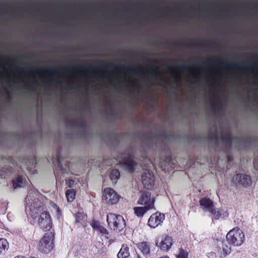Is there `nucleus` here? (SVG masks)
Returning a JSON list of instances; mask_svg holds the SVG:
<instances>
[{
	"instance_id": "774afa93",
	"label": "nucleus",
	"mask_w": 258,
	"mask_h": 258,
	"mask_svg": "<svg viewBox=\"0 0 258 258\" xmlns=\"http://www.w3.org/2000/svg\"><path fill=\"white\" fill-rule=\"evenodd\" d=\"M137 258H141L140 256L138 255Z\"/></svg>"
},
{
	"instance_id": "2f4dec72",
	"label": "nucleus",
	"mask_w": 258,
	"mask_h": 258,
	"mask_svg": "<svg viewBox=\"0 0 258 258\" xmlns=\"http://www.w3.org/2000/svg\"><path fill=\"white\" fill-rule=\"evenodd\" d=\"M179 253L176 255V258H188V252L187 250H184L182 247L178 248Z\"/></svg>"
},
{
	"instance_id": "ea45409f",
	"label": "nucleus",
	"mask_w": 258,
	"mask_h": 258,
	"mask_svg": "<svg viewBox=\"0 0 258 258\" xmlns=\"http://www.w3.org/2000/svg\"><path fill=\"white\" fill-rule=\"evenodd\" d=\"M179 68L180 69H182V70L187 71L190 70V68L189 67V66L187 64L182 65V66H180Z\"/></svg>"
},
{
	"instance_id": "f257e3e1",
	"label": "nucleus",
	"mask_w": 258,
	"mask_h": 258,
	"mask_svg": "<svg viewBox=\"0 0 258 258\" xmlns=\"http://www.w3.org/2000/svg\"><path fill=\"white\" fill-rule=\"evenodd\" d=\"M100 66H104L105 69H102L100 67H94L89 65L88 63H86L84 66L81 67L73 66L59 68L54 67L52 68H44L41 69L34 68L32 71L36 72L38 74L45 73L46 74L52 73L53 75L58 73L67 74V72L70 71L77 72L80 73L90 72L99 75L107 72V69L110 68H113L114 70L118 72L124 70H127L130 72L137 71L138 72H141L142 71L141 69L139 68L137 66L134 67H127L122 64H115L114 63H109L107 64L101 63Z\"/></svg>"
},
{
	"instance_id": "473e14b6",
	"label": "nucleus",
	"mask_w": 258,
	"mask_h": 258,
	"mask_svg": "<svg viewBox=\"0 0 258 258\" xmlns=\"http://www.w3.org/2000/svg\"><path fill=\"white\" fill-rule=\"evenodd\" d=\"M221 106V102L218 100L214 101L211 104V108L214 112L218 111Z\"/></svg>"
},
{
	"instance_id": "6ab92c4d",
	"label": "nucleus",
	"mask_w": 258,
	"mask_h": 258,
	"mask_svg": "<svg viewBox=\"0 0 258 258\" xmlns=\"http://www.w3.org/2000/svg\"><path fill=\"white\" fill-rule=\"evenodd\" d=\"M199 204L203 210L209 212L215 206L213 202L207 198H202L200 200Z\"/></svg>"
},
{
	"instance_id": "c756f323",
	"label": "nucleus",
	"mask_w": 258,
	"mask_h": 258,
	"mask_svg": "<svg viewBox=\"0 0 258 258\" xmlns=\"http://www.w3.org/2000/svg\"><path fill=\"white\" fill-rule=\"evenodd\" d=\"M120 176V172L118 170L114 169H112L110 172V179L113 181H116Z\"/></svg>"
},
{
	"instance_id": "2eb2a0df",
	"label": "nucleus",
	"mask_w": 258,
	"mask_h": 258,
	"mask_svg": "<svg viewBox=\"0 0 258 258\" xmlns=\"http://www.w3.org/2000/svg\"><path fill=\"white\" fill-rule=\"evenodd\" d=\"M212 216V218L215 220L219 219H224L228 216V213L221 208H216L214 206L209 212Z\"/></svg>"
},
{
	"instance_id": "58836bf2",
	"label": "nucleus",
	"mask_w": 258,
	"mask_h": 258,
	"mask_svg": "<svg viewBox=\"0 0 258 258\" xmlns=\"http://www.w3.org/2000/svg\"><path fill=\"white\" fill-rule=\"evenodd\" d=\"M21 81L24 83L26 88L30 89L32 91H33L34 90V88L32 87L30 85H29L27 82L23 81L22 80H21Z\"/></svg>"
},
{
	"instance_id": "052dcab7",
	"label": "nucleus",
	"mask_w": 258,
	"mask_h": 258,
	"mask_svg": "<svg viewBox=\"0 0 258 258\" xmlns=\"http://www.w3.org/2000/svg\"><path fill=\"white\" fill-rule=\"evenodd\" d=\"M212 63L214 64L215 66H217L218 64L217 62L216 61L212 62Z\"/></svg>"
},
{
	"instance_id": "338daca9",
	"label": "nucleus",
	"mask_w": 258,
	"mask_h": 258,
	"mask_svg": "<svg viewBox=\"0 0 258 258\" xmlns=\"http://www.w3.org/2000/svg\"><path fill=\"white\" fill-rule=\"evenodd\" d=\"M254 65L256 67H258V63H257V62L255 63Z\"/></svg>"
},
{
	"instance_id": "39448f33",
	"label": "nucleus",
	"mask_w": 258,
	"mask_h": 258,
	"mask_svg": "<svg viewBox=\"0 0 258 258\" xmlns=\"http://www.w3.org/2000/svg\"><path fill=\"white\" fill-rule=\"evenodd\" d=\"M120 198V196L112 188L107 187L104 189L103 200L109 205H116Z\"/></svg>"
},
{
	"instance_id": "cd10ccee",
	"label": "nucleus",
	"mask_w": 258,
	"mask_h": 258,
	"mask_svg": "<svg viewBox=\"0 0 258 258\" xmlns=\"http://www.w3.org/2000/svg\"><path fill=\"white\" fill-rule=\"evenodd\" d=\"M76 191L74 189H68L66 191V196L68 202H73L76 197Z\"/></svg>"
},
{
	"instance_id": "9b49d317",
	"label": "nucleus",
	"mask_w": 258,
	"mask_h": 258,
	"mask_svg": "<svg viewBox=\"0 0 258 258\" xmlns=\"http://www.w3.org/2000/svg\"><path fill=\"white\" fill-rule=\"evenodd\" d=\"M173 244V240L172 237L166 235L160 242L157 241L156 246L158 247L162 251L167 252Z\"/></svg>"
},
{
	"instance_id": "8fccbe9b",
	"label": "nucleus",
	"mask_w": 258,
	"mask_h": 258,
	"mask_svg": "<svg viewBox=\"0 0 258 258\" xmlns=\"http://www.w3.org/2000/svg\"><path fill=\"white\" fill-rule=\"evenodd\" d=\"M11 12L14 13H16L18 12V11H17V9H16L15 8H13V9H11Z\"/></svg>"
},
{
	"instance_id": "a211bd4d",
	"label": "nucleus",
	"mask_w": 258,
	"mask_h": 258,
	"mask_svg": "<svg viewBox=\"0 0 258 258\" xmlns=\"http://www.w3.org/2000/svg\"><path fill=\"white\" fill-rule=\"evenodd\" d=\"M56 160L57 164V168L54 170V174L56 180H57L59 176V172H60L61 174H64L66 173V169L63 167L61 164V160L62 159L61 157V154L59 151H58L56 153Z\"/></svg>"
},
{
	"instance_id": "3c124183",
	"label": "nucleus",
	"mask_w": 258,
	"mask_h": 258,
	"mask_svg": "<svg viewBox=\"0 0 258 258\" xmlns=\"http://www.w3.org/2000/svg\"><path fill=\"white\" fill-rule=\"evenodd\" d=\"M5 59L7 60H11L13 59V57H9V56H6L5 57Z\"/></svg>"
},
{
	"instance_id": "0eeeda50",
	"label": "nucleus",
	"mask_w": 258,
	"mask_h": 258,
	"mask_svg": "<svg viewBox=\"0 0 258 258\" xmlns=\"http://www.w3.org/2000/svg\"><path fill=\"white\" fill-rule=\"evenodd\" d=\"M141 181L145 188L152 189L155 182L154 173L148 170H145L141 175Z\"/></svg>"
},
{
	"instance_id": "72a5a7b5",
	"label": "nucleus",
	"mask_w": 258,
	"mask_h": 258,
	"mask_svg": "<svg viewBox=\"0 0 258 258\" xmlns=\"http://www.w3.org/2000/svg\"><path fill=\"white\" fill-rule=\"evenodd\" d=\"M253 139L252 138L247 137L243 138L240 139V143L241 144L245 145L246 146L249 145L253 143Z\"/></svg>"
},
{
	"instance_id": "5701e85b",
	"label": "nucleus",
	"mask_w": 258,
	"mask_h": 258,
	"mask_svg": "<svg viewBox=\"0 0 258 258\" xmlns=\"http://www.w3.org/2000/svg\"><path fill=\"white\" fill-rule=\"evenodd\" d=\"M130 255V248L128 245L124 243L117 253V258H127Z\"/></svg>"
},
{
	"instance_id": "de8ad7c7",
	"label": "nucleus",
	"mask_w": 258,
	"mask_h": 258,
	"mask_svg": "<svg viewBox=\"0 0 258 258\" xmlns=\"http://www.w3.org/2000/svg\"><path fill=\"white\" fill-rule=\"evenodd\" d=\"M36 160L35 159H33L32 160V166H34L35 167V165H36Z\"/></svg>"
},
{
	"instance_id": "bb28decb",
	"label": "nucleus",
	"mask_w": 258,
	"mask_h": 258,
	"mask_svg": "<svg viewBox=\"0 0 258 258\" xmlns=\"http://www.w3.org/2000/svg\"><path fill=\"white\" fill-rule=\"evenodd\" d=\"M130 81L129 87L131 90L128 91V93L132 95L134 92H138L141 87L139 84L137 83L136 81L131 80H130Z\"/></svg>"
},
{
	"instance_id": "4468645a",
	"label": "nucleus",
	"mask_w": 258,
	"mask_h": 258,
	"mask_svg": "<svg viewBox=\"0 0 258 258\" xmlns=\"http://www.w3.org/2000/svg\"><path fill=\"white\" fill-rule=\"evenodd\" d=\"M221 67L224 69H252V66L251 64L245 62L242 63H226L223 62L221 64Z\"/></svg>"
},
{
	"instance_id": "f8f14e48",
	"label": "nucleus",
	"mask_w": 258,
	"mask_h": 258,
	"mask_svg": "<svg viewBox=\"0 0 258 258\" xmlns=\"http://www.w3.org/2000/svg\"><path fill=\"white\" fill-rule=\"evenodd\" d=\"M119 164L123 165L125 169L131 173L135 172L136 166L137 165L136 162L133 160V156L131 155H129L127 157L123 158Z\"/></svg>"
},
{
	"instance_id": "37998d69",
	"label": "nucleus",
	"mask_w": 258,
	"mask_h": 258,
	"mask_svg": "<svg viewBox=\"0 0 258 258\" xmlns=\"http://www.w3.org/2000/svg\"><path fill=\"white\" fill-rule=\"evenodd\" d=\"M56 213H57V217L59 218V217L61 216V210L60 209V208L57 206V208H56Z\"/></svg>"
},
{
	"instance_id": "4c0bfd02",
	"label": "nucleus",
	"mask_w": 258,
	"mask_h": 258,
	"mask_svg": "<svg viewBox=\"0 0 258 258\" xmlns=\"http://www.w3.org/2000/svg\"><path fill=\"white\" fill-rule=\"evenodd\" d=\"M75 181L73 179H69L67 182L66 184L68 185V186L70 188L72 187L74 184Z\"/></svg>"
},
{
	"instance_id": "7c9ffc66",
	"label": "nucleus",
	"mask_w": 258,
	"mask_h": 258,
	"mask_svg": "<svg viewBox=\"0 0 258 258\" xmlns=\"http://www.w3.org/2000/svg\"><path fill=\"white\" fill-rule=\"evenodd\" d=\"M66 125L69 126H82L83 123H81L80 121L74 119H66Z\"/></svg>"
},
{
	"instance_id": "e433bc0d",
	"label": "nucleus",
	"mask_w": 258,
	"mask_h": 258,
	"mask_svg": "<svg viewBox=\"0 0 258 258\" xmlns=\"http://www.w3.org/2000/svg\"><path fill=\"white\" fill-rule=\"evenodd\" d=\"M191 78L194 79L195 81L192 82L190 80H188L190 83L196 84V83L199 82L200 81V78L199 75H193V76H191Z\"/></svg>"
},
{
	"instance_id": "e2e57ef3",
	"label": "nucleus",
	"mask_w": 258,
	"mask_h": 258,
	"mask_svg": "<svg viewBox=\"0 0 258 258\" xmlns=\"http://www.w3.org/2000/svg\"><path fill=\"white\" fill-rule=\"evenodd\" d=\"M106 104H108L109 103H110V100H106Z\"/></svg>"
},
{
	"instance_id": "423d86ee",
	"label": "nucleus",
	"mask_w": 258,
	"mask_h": 258,
	"mask_svg": "<svg viewBox=\"0 0 258 258\" xmlns=\"http://www.w3.org/2000/svg\"><path fill=\"white\" fill-rule=\"evenodd\" d=\"M39 215L38 224L40 229L44 231L50 230L52 226V221L49 213L44 211Z\"/></svg>"
},
{
	"instance_id": "680f3d73",
	"label": "nucleus",
	"mask_w": 258,
	"mask_h": 258,
	"mask_svg": "<svg viewBox=\"0 0 258 258\" xmlns=\"http://www.w3.org/2000/svg\"><path fill=\"white\" fill-rule=\"evenodd\" d=\"M14 258H24L23 257H20L19 256H15Z\"/></svg>"
},
{
	"instance_id": "49530a36",
	"label": "nucleus",
	"mask_w": 258,
	"mask_h": 258,
	"mask_svg": "<svg viewBox=\"0 0 258 258\" xmlns=\"http://www.w3.org/2000/svg\"><path fill=\"white\" fill-rule=\"evenodd\" d=\"M14 161L13 160V158H12V157H10L8 160H7V162L9 163H11L12 164H13V161Z\"/></svg>"
},
{
	"instance_id": "5fc2aeb1",
	"label": "nucleus",
	"mask_w": 258,
	"mask_h": 258,
	"mask_svg": "<svg viewBox=\"0 0 258 258\" xmlns=\"http://www.w3.org/2000/svg\"><path fill=\"white\" fill-rule=\"evenodd\" d=\"M77 84V82L76 81H72L70 83V85H75Z\"/></svg>"
},
{
	"instance_id": "393cba45",
	"label": "nucleus",
	"mask_w": 258,
	"mask_h": 258,
	"mask_svg": "<svg viewBox=\"0 0 258 258\" xmlns=\"http://www.w3.org/2000/svg\"><path fill=\"white\" fill-rule=\"evenodd\" d=\"M220 140L222 141L226 147L231 148L233 139L231 136L229 132L227 133L225 136H223L221 137Z\"/></svg>"
},
{
	"instance_id": "1a4fd4ad",
	"label": "nucleus",
	"mask_w": 258,
	"mask_h": 258,
	"mask_svg": "<svg viewBox=\"0 0 258 258\" xmlns=\"http://www.w3.org/2000/svg\"><path fill=\"white\" fill-rule=\"evenodd\" d=\"M44 204L38 199H35L30 206V211L31 217L36 218L44 210Z\"/></svg>"
},
{
	"instance_id": "dca6fc26",
	"label": "nucleus",
	"mask_w": 258,
	"mask_h": 258,
	"mask_svg": "<svg viewBox=\"0 0 258 258\" xmlns=\"http://www.w3.org/2000/svg\"><path fill=\"white\" fill-rule=\"evenodd\" d=\"M146 70L150 76L153 77L156 80H163L161 75L159 73V67L153 64H148L146 66Z\"/></svg>"
},
{
	"instance_id": "4d7b16f0",
	"label": "nucleus",
	"mask_w": 258,
	"mask_h": 258,
	"mask_svg": "<svg viewBox=\"0 0 258 258\" xmlns=\"http://www.w3.org/2000/svg\"><path fill=\"white\" fill-rule=\"evenodd\" d=\"M250 8L252 9L255 10H258V7H250Z\"/></svg>"
},
{
	"instance_id": "412c9836",
	"label": "nucleus",
	"mask_w": 258,
	"mask_h": 258,
	"mask_svg": "<svg viewBox=\"0 0 258 258\" xmlns=\"http://www.w3.org/2000/svg\"><path fill=\"white\" fill-rule=\"evenodd\" d=\"M15 168L10 166L9 165H6L0 170V178H7L12 174L15 172Z\"/></svg>"
},
{
	"instance_id": "7ed1b4c3",
	"label": "nucleus",
	"mask_w": 258,
	"mask_h": 258,
	"mask_svg": "<svg viewBox=\"0 0 258 258\" xmlns=\"http://www.w3.org/2000/svg\"><path fill=\"white\" fill-rule=\"evenodd\" d=\"M226 237L227 241L235 246H240L245 239L244 233L238 227L230 230L227 234Z\"/></svg>"
},
{
	"instance_id": "c85d7f7f",
	"label": "nucleus",
	"mask_w": 258,
	"mask_h": 258,
	"mask_svg": "<svg viewBox=\"0 0 258 258\" xmlns=\"http://www.w3.org/2000/svg\"><path fill=\"white\" fill-rule=\"evenodd\" d=\"M13 186L14 188L20 187L23 184V178L21 175H18L12 180Z\"/></svg>"
},
{
	"instance_id": "a19ab883",
	"label": "nucleus",
	"mask_w": 258,
	"mask_h": 258,
	"mask_svg": "<svg viewBox=\"0 0 258 258\" xmlns=\"http://www.w3.org/2000/svg\"><path fill=\"white\" fill-rule=\"evenodd\" d=\"M4 90L6 92V94L7 95V96L9 99H11V94L10 92L5 87H3Z\"/></svg>"
},
{
	"instance_id": "79ce46f5",
	"label": "nucleus",
	"mask_w": 258,
	"mask_h": 258,
	"mask_svg": "<svg viewBox=\"0 0 258 258\" xmlns=\"http://www.w3.org/2000/svg\"><path fill=\"white\" fill-rule=\"evenodd\" d=\"M168 69L169 70V71L170 72H172V71L176 70L177 69V67H176L175 66H168Z\"/></svg>"
},
{
	"instance_id": "6e6d98bb",
	"label": "nucleus",
	"mask_w": 258,
	"mask_h": 258,
	"mask_svg": "<svg viewBox=\"0 0 258 258\" xmlns=\"http://www.w3.org/2000/svg\"><path fill=\"white\" fill-rule=\"evenodd\" d=\"M193 44L195 46H198V43L197 41H194V42H193Z\"/></svg>"
},
{
	"instance_id": "a18cd8bd",
	"label": "nucleus",
	"mask_w": 258,
	"mask_h": 258,
	"mask_svg": "<svg viewBox=\"0 0 258 258\" xmlns=\"http://www.w3.org/2000/svg\"><path fill=\"white\" fill-rule=\"evenodd\" d=\"M200 68L202 69H206L207 68V65L206 63H203L200 66Z\"/></svg>"
},
{
	"instance_id": "f704fd0d",
	"label": "nucleus",
	"mask_w": 258,
	"mask_h": 258,
	"mask_svg": "<svg viewBox=\"0 0 258 258\" xmlns=\"http://www.w3.org/2000/svg\"><path fill=\"white\" fill-rule=\"evenodd\" d=\"M219 140V138L216 131L212 134L211 136L209 137V141L210 142H215L216 144H217Z\"/></svg>"
},
{
	"instance_id": "aec40b11",
	"label": "nucleus",
	"mask_w": 258,
	"mask_h": 258,
	"mask_svg": "<svg viewBox=\"0 0 258 258\" xmlns=\"http://www.w3.org/2000/svg\"><path fill=\"white\" fill-rule=\"evenodd\" d=\"M137 246L144 255L146 256L150 255L151 247L150 242L147 241H142L139 243Z\"/></svg>"
},
{
	"instance_id": "4be33fe9",
	"label": "nucleus",
	"mask_w": 258,
	"mask_h": 258,
	"mask_svg": "<svg viewBox=\"0 0 258 258\" xmlns=\"http://www.w3.org/2000/svg\"><path fill=\"white\" fill-rule=\"evenodd\" d=\"M230 244L228 241H221V246H220L221 256L225 257L230 253L231 249Z\"/></svg>"
},
{
	"instance_id": "864d4df0",
	"label": "nucleus",
	"mask_w": 258,
	"mask_h": 258,
	"mask_svg": "<svg viewBox=\"0 0 258 258\" xmlns=\"http://www.w3.org/2000/svg\"><path fill=\"white\" fill-rule=\"evenodd\" d=\"M171 43L174 45H177V42L176 41H172Z\"/></svg>"
},
{
	"instance_id": "bf43d9fd",
	"label": "nucleus",
	"mask_w": 258,
	"mask_h": 258,
	"mask_svg": "<svg viewBox=\"0 0 258 258\" xmlns=\"http://www.w3.org/2000/svg\"><path fill=\"white\" fill-rule=\"evenodd\" d=\"M70 164V162H67L65 163V166L66 167H68L69 166V165Z\"/></svg>"
},
{
	"instance_id": "09e8293b",
	"label": "nucleus",
	"mask_w": 258,
	"mask_h": 258,
	"mask_svg": "<svg viewBox=\"0 0 258 258\" xmlns=\"http://www.w3.org/2000/svg\"><path fill=\"white\" fill-rule=\"evenodd\" d=\"M227 159L228 162H231L233 160V157L231 156H228Z\"/></svg>"
},
{
	"instance_id": "603ef678",
	"label": "nucleus",
	"mask_w": 258,
	"mask_h": 258,
	"mask_svg": "<svg viewBox=\"0 0 258 258\" xmlns=\"http://www.w3.org/2000/svg\"><path fill=\"white\" fill-rule=\"evenodd\" d=\"M158 258H170V257L168 255H165L161 256Z\"/></svg>"
},
{
	"instance_id": "6e6552de",
	"label": "nucleus",
	"mask_w": 258,
	"mask_h": 258,
	"mask_svg": "<svg viewBox=\"0 0 258 258\" xmlns=\"http://www.w3.org/2000/svg\"><path fill=\"white\" fill-rule=\"evenodd\" d=\"M155 200L151 197V194L148 191H144L141 195L137 202L138 204L144 205L145 207H149L150 209L155 210L154 203Z\"/></svg>"
},
{
	"instance_id": "20e7f679",
	"label": "nucleus",
	"mask_w": 258,
	"mask_h": 258,
	"mask_svg": "<svg viewBox=\"0 0 258 258\" xmlns=\"http://www.w3.org/2000/svg\"><path fill=\"white\" fill-rule=\"evenodd\" d=\"M54 236L53 232L46 233L39 242V251L43 253H49L53 248Z\"/></svg>"
},
{
	"instance_id": "0e129e2a",
	"label": "nucleus",
	"mask_w": 258,
	"mask_h": 258,
	"mask_svg": "<svg viewBox=\"0 0 258 258\" xmlns=\"http://www.w3.org/2000/svg\"><path fill=\"white\" fill-rule=\"evenodd\" d=\"M92 9L94 10V11H96V8L95 7H93V8H92Z\"/></svg>"
},
{
	"instance_id": "c9c22d12",
	"label": "nucleus",
	"mask_w": 258,
	"mask_h": 258,
	"mask_svg": "<svg viewBox=\"0 0 258 258\" xmlns=\"http://www.w3.org/2000/svg\"><path fill=\"white\" fill-rule=\"evenodd\" d=\"M75 218L76 222L77 223H80L83 220L84 215L83 213L79 212L76 213Z\"/></svg>"
},
{
	"instance_id": "f3484780",
	"label": "nucleus",
	"mask_w": 258,
	"mask_h": 258,
	"mask_svg": "<svg viewBox=\"0 0 258 258\" xmlns=\"http://www.w3.org/2000/svg\"><path fill=\"white\" fill-rule=\"evenodd\" d=\"M90 225L94 230L99 232L102 236H105L107 238H109L108 231L101 224L100 222L93 220L91 221Z\"/></svg>"
},
{
	"instance_id": "f03ea898",
	"label": "nucleus",
	"mask_w": 258,
	"mask_h": 258,
	"mask_svg": "<svg viewBox=\"0 0 258 258\" xmlns=\"http://www.w3.org/2000/svg\"><path fill=\"white\" fill-rule=\"evenodd\" d=\"M108 226L116 232H121L125 227V222L123 217L119 215L109 213L107 215Z\"/></svg>"
},
{
	"instance_id": "69168bd1",
	"label": "nucleus",
	"mask_w": 258,
	"mask_h": 258,
	"mask_svg": "<svg viewBox=\"0 0 258 258\" xmlns=\"http://www.w3.org/2000/svg\"><path fill=\"white\" fill-rule=\"evenodd\" d=\"M101 10H102V11H104V7H101Z\"/></svg>"
},
{
	"instance_id": "c03bdc74",
	"label": "nucleus",
	"mask_w": 258,
	"mask_h": 258,
	"mask_svg": "<svg viewBox=\"0 0 258 258\" xmlns=\"http://www.w3.org/2000/svg\"><path fill=\"white\" fill-rule=\"evenodd\" d=\"M208 256L210 258H216V253L215 252H211L208 253Z\"/></svg>"
},
{
	"instance_id": "ddd939ff",
	"label": "nucleus",
	"mask_w": 258,
	"mask_h": 258,
	"mask_svg": "<svg viewBox=\"0 0 258 258\" xmlns=\"http://www.w3.org/2000/svg\"><path fill=\"white\" fill-rule=\"evenodd\" d=\"M233 181L236 184L246 187L251 183V179L249 176L245 174H237L233 177Z\"/></svg>"
},
{
	"instance_id": "9d476101",
	"label": "nucleus",
	"mask_w": 258,
	"mask_h": 258,
	"mask_svg": "<svg viewBox=\"0 0 258 258\" xmlns=\"http://www.w3.org/2000/svg\"><path fill=\"white\" fill-rule=\"evenodd\" d=\"M164 219L165 215L157 212L150 217L148 225L149 227L155 228L162 223Z\"/></svg>"
},
{
	"instance_id": "a878e982",
	"label": "nucleus",
	"mask_w": 258,
	"mask_h": 258,
	"mask_svg": "<svg viewBox=\"0 0 258 258\" xmlns=\"http://www.w3.org/2000/svg\"><path fill=\"white\" fill-rule=\"evenodd\" d=\"M9 247V244L5 238H0V254H5Z\"/></svg>"
},
{
	"instance_id": "b1692460",
	"label": "nucleus",
	"mask_w": 258,
	"mask_h": 258,
	"mask_svg": "<svg viewBox=\"0 0 258 258\" xmlns=\"http://www.w3.org/2000/svg\"><path fill=\"white\" fill-rule=\"evenodd\" d=\"M149 207H135L134 208L135 214L138 217H142L148 211L150 210Z\"/></svg>"
},
{
	"instance_id": "13d9d810",
	"label": "nucleus",
	"mask_w": 258,
	"mask_h": 258,
	"mask_svg": "<svg viewBox=\"0 0 258 258\" xmlns=\"http://www.w3.org/2000/svg\"><path fill=\"white\" fill-rule=\"evenodd\" d=\"M213 46H214V47L217 48L218 46V43H213Z\"/></svg>"
}]
</instances>
